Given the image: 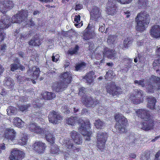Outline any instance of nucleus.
Masks as SVG:
<instances>
[{
    "mask_svg": "<svg viewBox=\"0 0 160 160\" xmlns=\"http://www.w3.org/2000/svg\"><path fill=\"white\" fill-rule=\"evenodd\" d=\"M18 69V65L13 63L10 65V70L11 71L14 72Z\"/></svg>",
    "mask_w": 160,
    "mask_h": 160,
    "instance_id": "51",
    "label": "nucleus"
},
{
    "mask_svg": "<svg viewBox=\"0 0 160 160\" xmlns=\"http://www.w3.org/2000/svg\"><path fill=\"white\" fill-rule=\"evenodd\" d=\"M100 11L99 8L95 6H93L90 12L91 18L95 21L97 20L100 17L101 13Z\"/></svg>",
    "mask_w": 160,
    "mask_h": 160,
    "instance_id": "21",
    "label": "nucleus"
},
{
    "mask_svg": "<svg viewBox=\"0 0 160 160\" xmlns=\"http://www.w3.org/2000/svg\"><path fill=\"white\" fill-rule=\"evenodd\" d=\"M40 72V69L39 68L36 67H33L31 69H29L27 71V73H30L32 76V78L35 79H37L39 76Z\"/></svg>",
    "mask_w": 160,
    "mask_h": 160,
    "instance_id": "25",
    "label": "nucleus"
},
{
    "mask_svg": "<svg viewBox=\"0 0 160 160\" xmlns=\"http://www.w3.org/2000/svg\"><path fill=\"white\" fill-rule=\"evenodd\" d=\"M0 50L3 52H5V50L6 49L7 47L6 44L5 43L1 45Z\"/></svg>",
    "mask_w": 160,
    "mask_h": 160,
    "instance_id": "57",
    "label": "nucleus"
},
{
    "mask_svg": "<svg viewBox=\"0 0 160 160\" xmlns=\"http://www.w3.org/2000/svg\"><path fill=\"white\" fill-rule=\"evenodd\" d=\"M121 88L117 86L114 83H112L107 85L106 90L108 92L113 96L120 94V90Z\"/></svg>",
    "mask_w": 160,
    "mask_h": 160,
    "instance_id": "14",
    "label": "nucleus"
},
{
    "mask_svg": "<svg viewBox=\"0 0 160 160\" xmlns=\"http://www.w3.org/2000/svg\"><path fill=\"white\" fill-rule=\"evenodd\" d=\"M118 7L113 2V0H108L106 5V12L107 13L111 16L116 14L117 12Z\"/></svg>",
    "mask_w": 160,
    "mask_h": 160,
    "instance_id": "13",
    "label": "nucleus"
},
{
    "mask_svg": "<svg viewBox=\"0 0 160 160\" xmlns=\"http://www.w3.org/2000/svg\"><path fill=\"white\" fill-rule=\"evenodd\" d=\"M65 146L69 149H72V150L76 152H79L80 148L77 146H74L73 143L70 140H66V142L65 144Z\"/></svg>",
    "mask_w": 160,
    "mask_h": 160,
    "instance_id": "29",
    "label": "nucleus"
},
{
    "mask_svg": "<svg viewBox=\"0 0 160 160\" xmlns=\"http://www.w3.org/2000/svg\"><path fill=\"white\" fill-rule=\"evenodd\" d=\"M27 100V98L24 96L21 97L20 98V101L22 102H25Z\"/></svg>",
    "mask_w": 160,
    "mask_h": 160,
    "instance_id": "58",
    "label": "nucleus"
},
{
    "mask_svg": "<svg viewBox=\"0 0 160 160\" xmlns=\"http://www.w3.org/2000/svg\"><path fill=\"white\" fill-rule=\"evenodd\" d=\"M13 6V3L12 1H0V11L3 14L5 13L11 9Z\"/></svg>",
    "mask_w": 160,
    "mask_h": 160,
    "instance_id": "11",
    "label": "nucleus"
},
{
    "mask_svg": "<svg viewBox=\"0 0 160 160\" xmlns=\"http://www.w3.org/2000/svg\"><path fill=\"white\" fill-rule=\"evenodd\" d=\"M148 2V0H138V5L140 7H145Z\"/></svg>",
    "mask_w": 160,
    "mask_h": 160,
    "instance_id": "46",
    "label": "nucleus"
},
{
    "mask_svg": "<svg viewBox=\"0 0 160 160\" xmlns=\"http://www.w3.org/2000/svg\"><path fill=\"white\" fill-rule=\"evenodd\" d=\"M46 148L45 144L42 142H35L32 145L33 149L39 153H42Z\"/></svg>",
    "mask_w": 160,
    "mask_h": 160,
    "instance_id": "16",
    "label": "nucleus"
},
{
    "mask_svg": "<svg viewBox=\"0 0 160 160\" xmlns=\"http://www.w3.org/2000/svg\"><path fill=\"white\" fill-rule=\"evenodd\" d=\"M86 88H85L81 87L78 89V95L79 96L83 97L85 95Z\"/></svg>",
    "mask_w": 160,
    "mask_h": 160,
    "instance_id": "45",
    "label": "nucleus"
},
{
    "mask_svg": "<svg viewBox=\"0 0 160 160\" xmlns=\"http://www.w3.org/2000/svg\"><path fill=\"white\" fill-rule=\"evenodd\" d=\"M132 39L131 38H127L123 41V48H128L129 45L132 44Z\"/></svg>",
    "mask_w": 160,
    "mask_h": 160,
    "instance_id": "42",
    "label": "nucleus"
},
{
    "mask_svg": "<svg viewBox=\"0 0 160 160\" xmlns=\"http://www.w3.org/2000/svg\"><path fill=\"white\" fill-rule=\"evenodd\" d=\"M114 118L116 121L115 128L120 132L125 133L127 132L126 128L128 121L127 118L122 114L118 113L114 115Z\"/></svg>",
    "mask_w": 160,
    "mask_h": 160,
    "instance_id": "5",
    "label": "nucleus"
},
{
    "mask_svg": "<svg viewBox=\"0 0 160 160\" xmlns=\"http://www.w3.org/2000/svg\"><path fill=\"white\" fill-rule=\"evenodd\" d=\"M71 136L75 143L80 145L82 142V139L80 137V134L78 132L73 130L71 133Z\"/></svg>",
    "mask_w": 160,
    "mask_h": 160,
    "instance_id": "23",
    "label": "nucleus"
},
{
    "mask_svg": "<svg viewBox=\"0 0 160 160\" xmlns=\"http://www.w3.org/2000/svg\"><path fill=\"white\" fill-rule=\"evenodd\" d=\"M82 120V119H79V121H78V118L77 117H70L69 118H68L66 119V123L68 125H71L72 126L74 125L77 121H78V123L80 125V123H79Z\"/></svg>",
    "mask_w": 160,
    "mask_h": 160,
    "instance_id": "31",
    "label": "nucleus"
},
{
    "mask_svg": "<svg viewBox=\"0 0 160 160\" xmlns=\"http://www.w3.org/2000/svg\"><path fill=\"white\" fill-rule=\"evenodd\" d=\"M146 82L144 87L147 92L152 93L156 89H160V77L152 75Z\"/></svg>",
    "mask_w": 160,
    "mask_h": 160,
    "instance_id": "4",
    "label": "nucleus"
},
{
    "mask_svg": "<svg viewBox=\"0 0 160 160\" xmlns=\"http://www.w3.org/2000/svg\"><path fill=\"white\" fill-rule=\"evenodd\" d=\"M0 148L2 150H4L6 149L4 143H2L0 144Z\"/></svg>",
    "mask_w": 160,
    "mask_h": 160,
    "instance_id": "64",
    "label": "nucleus"
},
{
    "mask_svg": "<svg viewBox=\"0 0 160 160\" xmlns=\"http://www.w3.org/2000/svg\"><path fill=\"white\" fill-rule=\"evenodd\" d=\"M86 63L84 62L76 63L75 66V71H80L83 69L86 66Z\"/></svg>",
    "mask_w": 160,
    "mask_h": 160,
    "instance_id": "37",
    "label": "nucleus"
},
{
    "mask_svg": "<svg viewBox=\"0 0 160 160\" xmlns=\"http://www.w3.org/2000/svg\"><path fill=\"white\" fill-rule=\"evenodd\" d=\"M149 15L146 11H141L139 13L135 18L137 22L136 29L142 32L146 30L149 23Z\"/></svg>",
    "mask_w": 160,
    "mask_h": 160,
    "instance_id": "3",
    "label": "nucleus"
},
{
    "mask_svg": "<svg viewBox=\"0 0 160 160\" xmlns=\"http://www.w3.org/2000/svg\"><path fill=\"white\" fill-rule=\"evenodd\" d=\"M117 1L121 4H126L131 2L132 0H116Z\"/></svg>",
    "mask_w": 160,
    "mask_h": 160,
    "instance_id": "52",
    "label": "nucleus"
},
{
    "mask_svg": "<svg viewBox=\"0 0 160 160\" xmlns=\"http://www.w3.org/2000/svg\"><path fill=\"white\" fill-rule=\"evenodd\" d=\"M145 79H143L139 80H135L134 81L135 84H137L139 86H141L142 87H144L146 85L145 83H144Z\"/></svg>",
    "mask_w": 160,
    "mask_h": 160,
    "instance_id": "47",
    "label": "nucleus"
},
{
    "mask_svg": "<svg viewBox=\"0 0 160 160\" xmlns=\"http://www.w3.org/2000/svg\"><path fill=\"white\" fill-rule=\"evenodd\" d=\"M19 56L21 58H23L24 57V53L22 51L18 52V53Z\"/></svg>",
    "mask_w": 160,
    "mask_h": 160,
    "instance_id": "59",
    "label": "nucleus"
},
{
    "mask_svg": "<svg viewBox=\"0 0 160 160\" xmlns=\"http://www.w3.org/2000/svg\"><path fill=\"white\" fill-rule=\"evenodd\" d=\"M63 108L64 109H66L65 111H64L65 113L66 114H69V113L70 110L69 109L67 108V107L66 106H64Z\"/></svg>",
    "mask_w": 160,
    "mask_h": 160,
    "instance_id": "62",
    "label": "nucleus"
},
{
    "mask_svg": "<svg viewBox=\"0 0 160 160\" xmlns=\"http://www.w3.org/2000/svg\"><path fill=\"white\" fill-rule=\"evenodd\" d=\"M138 57L139 62H142L145 61L146 58L144 57V54L141 53H139L138 54Z\"/></svg>",
    "mask_w": 160,
    "mask_h": 160,
    "instance_id": "50",
    "label": "nucleus"
},
{
    "mask_svg": "<svg viewBox=\"0 0 160 160\" xmlns=\"http://www.w3.org/2000/svg\"><path fill=\"white\" fill-rule=\"evenodd\" d=\"M150 33L153 38H160V26L158 25H153L150 31Z\"/></svg>",
    "mask_w": 160,
    "mask_h": 160,
    "instance_id": "19",
    "label": "nucleus"
},
{
    "mask_svg": "<svg viewBox=\"0 0 160 160\" xmlns=\"http://www.w3.org/2000/svg\"><path fill=\"white\" fill-rule=\"evenodd\" d=\"M29 129L30 131L37 134L41 135L44 134V129L37 125L36 123H30L29 125Z\"/></svg>",
    "mask_w": 160,
    "mask_h": 160,
    "instance_id": "20",
    "label": "nucleus"
},
{
    "mask_svg": "<svg viewBox=\"0 0 160 160\" xmlns=\"http://www.w3.org/2000/svg\"><path fill=\"white\" fill-rule=\"evenodd\" d=\"M160 156V150H159L156 154L155 155V158H158Z\"/></svg>",
    "mask_w": 160,
    "mask_h": 160,
    "instance_id": "63",
    "label": "nucleus"
},
{
    "mask_svg": "<svg viewBox=\"0 0 160 160\" xmlns=\"http://www.w3.org/2000/svg\"><path fill=\"white\" fill-rule=\"evenodd\" d=\"M97 139V146L101 151H102L105 147V143L108 138L107 133L100 131L97 133L96 136Z\"/></svg>",
    "mask_w": 160,
    "mask_h": 160,
    "instance_id": "7",
    "label": "nucleus"
},
{
    "mask_svg": "<svg viewBox=\"0 0 160 160\" xmlns=\"http://www.w3.org/2000/svg\"><path fill=\"white\" fill-rule=\"evenodd\" d=\"M8 110V111H7V112H8L10 111V112L12 114H15L16 113V108L13 107L11 106L9 107Z\"/></svg>",
    "mask_w": 160,
    "mask_h": 160,
    "instance_id": "53",
    "label": "nucleus"
},
{
    "mask_svg": "<svg viewBox=\"0 0 160 160\" xmlns=\"http://www.w3.org/2000/svg\"><path fill=\"white\" fill-rule=\"evenodd\" d=\"M152 66L153 68L156 70L157 72L160 73V70L159 68H160V60L156 59L152 63Z\"/></svg>",
    "mask_w": 160,
    "mask_h": 160,
    "instance_id": "40",
    "label": "nucleus"
},
{
    "mask_svg": "<svg viewBox=\"0 0 160 160\" xmlns=\"http://www.w3.org/2000/svg\"><path fill=\"white\" fill-rule=\"evenodd\" d=\"M83 38L85 40H88L94 38L96 36L94 31H84L83 33Z\"/></svg>",
    "mask_w": 160,
    "mask_h": 160,
    "instance_id": "30",
    "label": "nucleus"
},
{
    "mask_svg": "<svg viewBox=\"0 0 160 160\" xmlns=\"http://www.w3.org/2000/svg\"><path fill=\"white\" fill-rule=\"evenodd\" d=\"M115 74L112 70H108L105 76V78L108 80H111L114 78Z\"/></svg>",
    "mask_w": 160,
    "mask_h": 160,
    "instance_id": "41",
    "label": "nucleus"
},
{
    "mask_svg": "<svg viewBox=\"0 0 160 160\" xmlns=\"http://www.w3.org/2000/svg\"><path fill=\"white\" fill-rule=\"evenodd\" d=\"M150 156L149 152L145 151L142 154L140 159L141 160H148L150 158Z\"/></svg>",
    "mask_w": 160,
    "mask_h": 160,
    "instance_id": "44",
    "label": "nucleus"
},
{
    "mask_svg": "<svg viewBox=\"0 0 160 160\" xmlns=\"http://www.w3.org/2000/svg\"><path fill=\"white\" fill-rule=\"evenodd\" d=\"M98 30L99 32H102L105 30V27L102 26H100Z\"/></svg>",
    "mask_w": 160,
    "mask_h": 160,
    "instance_id": "60",
    "label": "nucleus"
},
{
    "mask_svg": "<svg viewBox=\"0 0 160 160\" xmlns=\"http://www.w3.org/2000/svg\"><path fill=\"white\" fill-rule=\"evenodd\" d=\"M20 138L18 140V143L21 145H24L27 144L28 136L25 132L21 133L19 135Z\"/></svg>",
    "mask_w": 160,
    "mask_h": 160,
    "instance_id": "26",
    "label": "nucleus"
},
{
    "mask_svg": "<svg viewBox=\"0 0 160 160\" xmlns=\"http://www.w3.org/2000/svg\"><path fill=\"white\" fill-rule=\"evenodd\" d=\"M42 95L43 98L45 100H52L56 97L54 93L47 91L43 92Z\"/></svg>",
    "mask_w": 160,
    "mask_h": 160,
    "instance_id": "32",
    "label": "nucleus"
},
{
    "mask_svg": "<svg viewBox=\"0 0 160 160\" xmlns=\"http://www.w3.org/2000/svg\"><path fill=\"white\" fill-rule=\"evenodd\" d=\"M4 135L5 138L8 140L13 141L15 140L16 132L11 128H7L5 130Z\"/></svg>",
    "mask_w": 160,
    "mask_h": 160,
    "instance_id": "15",
    "label": "nucleus"
},
{
    "mask_svg": "<svg viewBox=\"0 0 160 160\" xmlns=\"http://www.w3.org/2000/svg\"><path fill=\"white\" fill-rule=\"evenodd\" d=\"M28 12L27 10H22L19 11L12 18V21L8 17L4 15L0 20V43L3 41L6 37V34L4 32L3 29L8 28L11 23H20L23 22H27Z\"/></svg>",
    "mask_w": 160,
    "mask_h": 160,
    "instance_id": "1",
    "label": "nucleus"
},
{
    "mask_svg": "<svg viewBox=\"0 0 160 160\" xmlns=\"http://www.w3.org/2000/svg\"><path fill=\"white\" fill-rule=\"evenodd\" d=\"M143 92L142 90L135 89L133 93L130 95L129 99L134 104H137L143 102Z\"/></svg>",
    "mask_w": 160,
    "mask_h": 160,
    "instance_id": "8",
    "label": "nucleus"
},
{
    "mask_svg": "<svg viewBox=\"0 0 160 160\" xmlns=\"http://www.w3.org/2000/svg\"><path fill=\"white\" fill-rule=\"evenodd\" d=\"M147 106L148 108L152 110L155 108L157 99L154 97H149L147 98Z\"/></svg>",
    "mask_w": 160,
    "mask_h": 160,
    "instance_id": "24",
    "label": "nucleus"
},
{
    "mask_svg": "<svg viewBox=\"0 0 160 160\" xmlns=\"http://www.w3.org/2000/svg\"><path fill=\"white\" fill-rule=\"evenodd\" d=\"M95 73L93 71H89L86 73L85 76L83 77V78L86 80V82L91 84L93 81V75Z\"/></svg>",
    "mask_w": 160,
    "mask_h": 160,
    "instance_id": "27",
    "label": "nucleus"
},
{
    "mask_svg": "<svg viewBox=\"0 0 160 160\" xmlns=\"http://www.w3.org/2000/svg\"><path fill=\"white\" fill-rule=\"evenodd\" d=\"M47 140L50 142L51 144H53L55 141V138L52 134L51 133H47L46 135Z\"/></svg>",
    "mask_w": 160,
    "mask_h": 160,
    "instance_id": "36",
    "label": "nucleus"
},
{
    "mask_svg": "<svg viewBox=\"0 0 160 160\" xmlns=\"http://www.w3.org/2000/svg\"><path fill=\"white\" fill-rule=\"evenodd\" d=\"M128 138L131 144L135 143V142L137 140L133 134L131 133L128 137Z\"/></svg>",
    "mask_w": 160,
    "mask_h": 160,
    "instance_id": "49",
    "label": "nucleus"
},
{
    "mask_svg": "<svg viewBox=\"0 0 160 160\" xmlns=\"http://www.w3.org/2000/svg\"><path fill=\"white\" fill-rule=\"evenodd\" d=\"M13 122L14 126L19 128L22 127L24 124V122L18 117L14 118L13 119Z\"/></svg>",
    "mask_w": 160,
    "mask_h": 160,
    "instance_id": "34",
    "label": "nucleus"
},
{
    "mask_svg": "<svg viewBox=\"0 0 160 160\" xmlns=\"http://www.w3.org/2000/svg\"><path fill=\"white\" fill-rule=\"evenodd\" d=\"M3 85L7 88L11 90H13V87L15 84L14 80L9 77L5 78L3 81Z\"/></svg>",
    "mask_w": 160,
    "mask_h": 160,
    "instance_id": "22",
    "label": "nucleus"
},
{
    "mask_svg": "<svg viewBox=\"0 0 160 160\" xmlns=\"http://www.w3.org/2000/svg\"><path fill=\"white\" fill-rule=\"evenodd\" d=\"M30 107V106L29 104L21 105L19 106L18 108L20 111H22V112H23L27 110L28 108Z\"/></svg>",
    "mask_w": 160,
    "mask_h": 160,
    "instance_id": "48",
    "label": "nucleus"
},
{
    "mask_svg": "<svg viewBox=\"0 0 160 160\" xmlns=\"http://www.w3.org/2000/svg\"><path fill=\"white\" fill-rule=\"evenodd\" d=\"M28 44L32 46H39L41 44V42L38 37L34 36L29 41Z\"/></svg>",
    "mask_w": 160,
    "mask_h": 160,
    "instance_id": "28",
    "label": "nucleus"
},
{
    "mask_svg": "<svg viewBox=\"0 0 160 160\" xmlns=\"http://www.w3.org/2000/svg\"><path fill=\"white\" fill-rule=\"evenodd\" d=\"M94 126L98 129H102L105 125V123L100 119L95 120L94 123Z\"/></svg>",
    "mask_w": 160,
    "mask_h": 160,
    "instance_id": "35",
    "label": "nucleus"
},
{
    "mask_svg": "<svg viewBox=\"0 0 160 160\" xmlns=\"http://www.w3.org/2000/svg\"><path fill=\"white\" fill-rule=\"evenodd\" d=\"M79 48L78 45H75L72 50H68V53L71 56L73 54H77L79 50Z\"/></svg>",
    "mask_w": 160,
    "mask_h": 160,
    "instance_id": "43",
    "label": "nucleus"
},
{
    "mask_svg": "<svg viewBox=\"0 0 160 160\" xmlns=\"http://www.w3.org/2000/svg\"><path fill=\"white\" fill-rule=\"evenodd\" d=\"M82 102L88 107H94L98 104V100L94 99L91 97H87L82 101Z\"/></svg>",
    "mask_w": 160,
    "mask_h": 160,
    "instance_id": "18",
    "label": "nucleus"
},
{
    "mask_svg": "<svg viewBox=\"0 0 160 160\" xmlns=\"http://www.w3.org/2000/svg\"><path fill=\"white\" fill-rule=\"evenodd\" d=\"M81 17L80 15H75L74 18V21L77 23H79L80 22Z\"/></svg>",
    "mask_w": 160,
    "mask_h": 160,
    "instance_id": "55",
    "label": "nucleus"
},
{
    "mask_svg": "<svg viewBox=\"0 0 160 160\" xmlns=\"http://www.w3.org/2000/svg\"><path fill=\"white\" fill-rule=\"evenodd\" d=\"M136 113L139 117L144 120L141 123V128L142 130L148 131L153 129L155 121L148 110L139 109L136 111Z\"/></svg>",
    "mask_w": 160,
    "mask_h": 160,
    "instance_id": "2",
    "label": "nucleus"
},
{
    "mask_svg": "<svg viewBox=\"0 0 160 160\" xmlns=\"http://www.w3.org/2000/svg\"><path fill=\"white\" fill-rule=\"evenodd\" d=\"M51 146L50 149V152L53 154H59L60 150L56 144H51Z\"/></svg>",
    "mask_w": 160,
    "mask_h": 160,
    "instance_id": "39",
    "label": "nucleus"
},
{
    "mask_svg": "<svg viewBox=\"0 0 160 160\" xmlns=\"http://www.w3.org/2000/svg\"><path fill=\"white\" fill-rule=\"evenodd\" d=\"M103 55L108 58H112L114 57L115 53L112 49H110L108 48H105L104 50Z\"/></svg>",
    "mask_w": 160,
    "mask_h": 160,
    "instance_id": "33",
    "label": "nucleus"
},
{
    "mask_svg": "<svg viewBox=\"0 0 160 160\" xmlns=\"http://www.w3.org/2000/svg\"><path fill=\"white\" fill-rule=\"evenodd\" d=\"M92 28V27L90 26V24H88V25L87 27L86 28V29H85L84 31H91V29Z\"/></svg>",
    "mask_w": 160,
    "mask_h": 160,
    "instance_id": "61",
    "label": "nucleus"
},
{
    "mask_svg": "<svg viewBox=\"0 0 160 160\" xmlns=\"http://www.w3.org/2000/svg\"><path fill=\"white\" fill-rule=\"evenodd\" d=\"M79 123L80 126L78 129L79 132L83 135L86 140L89 141L92 134V132L90 131L91 125L90 121L88 120H82Z\"/></svg>",
    "mask_w": 160,
    "mask_h": 160,
    "instance_id": "6",
    "label": "nucleus"
},
{
    "mask_svg": "<svg viewBox=\"0 0 160 160\" xmlns=\"http://www.w3.org/2000/svg\"><path fill=\"white\" fill-rule=\"evenodd\" d=\"M73 76L71 72L66 71L61 73L59 76V78L62 80L61 82L68 87V85L72 82Z\"/></svg>",
    "mask_w": 160,
    "mask_h": 160,
    "instance_id": "12",
    "label": "nucleus"
},
{
    "mask_svg": "<svg viewBox=\"0 0 160 160\" xmlns=\"http://www.w3.org/2000/svg\"><path fill=\"white\" fill-rule=\"evenodd\" d=\"M24 78L20 76H18L17 77L18 82L20 84L22 83L23 81V80H22L23 78Z\"/></svg>",
    "mask_w": 160,
    "mask_h": 160,
    "instance_id": "56",
    "label": "nucleus"
},
{
    "mask_svg": "<svg viewBox=\"0 0 160 160\" xmlns=\"http://www.w3.org/2000/svg\"><path fill=\"white\" fill-rule=\"evenodd\" d=\"M25 156V154L23 151L15 148L11 151L9 158L10 160H22Z\"/></svg>",
    "mask_w": 160,
    "mask_h": 160,
    "instance_id": "9",
    "label": "nucleus"
},
{
    "mask_svg": "<svg viewBox=\"0 0 160 160\" xmlns=\"http://www.w3.org/2000/svg\"><path fill=\"white\" fill-rule=\"evenodd\" d=\"M83 8V6L80 4H78L76 5L74 9L76 11L82 9Z\"/></svg>",
    "mask_w": 160,
    "mask_h": 160,
    "instance_id": "54",
    "label": "nucleus"
},
{
    "mask_svg": "<svg viewBox=\"0 0 160 160\" xmlns=\"http://www.w3.org/2000/svg\"><path fill=\"white\" fill-rule=\"evenodd\" d=\"M48 118L49 122L53 124H58L62 120V117L58 112L52 110L50 112Z\"/></svg>",
    "mask_w": 160,
    "mask_h": 160,
    "instance_id": "10",
    "label": "nucleus"
},
{
    "mask_svg": "<svg viewBox=\"0 0 160 160\" xmlns=\"http://www.w3.org/2000/svg\"><path fill=\"white\" fill-rule=\"evenodd\" d=\"M117 38V35H110L108 37L107 42L109 44H113L115 43V41Z\"/></svg>",
    "mask_w": 160,
    "mask_h": 160,
    "instance_id": "38",
    "label": "nucleus"
},
{
    "mask_svg": "<svg viewBox=\"0 0 160 160\" xmlns=\"http://www.w3.org/2000/svg\"><path fill=\"white\" fill-rule=\"evenodd\" d=\"M67 87L61 82L56 81L52 83V88L53 91L59 92L63 91Z\"/></svg>",
    "mask_w": 160,
    "mask_h": 160,
    "instance_id": "17",
    "label": "nucleus"
}]
</instances>
